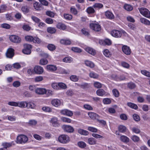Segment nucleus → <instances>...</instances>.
Masks as SVG:
<instances>
[{"label": "nucleus", "mask_w": 150, "mask_h": 150, "mask_svg": "<svg viewBox=\"0 0 150 150\" xmlns=\"http://www.w3.org/2000/svg\"><path fill=\"white\" fill-rule=\"evenodd\" d=\"M59 141L63 144H67L70 141L69 137L67 135L62 134L60 135L58 138Z\"/></svg>", "instance_id": "nucleus-1"}, {"label": "nucleus", "mask_w": 150, "mask_h": 150, "mask_svg": "<svg viewBox=\"0 0 150 150\" xmlns=\"http://www.w3.org/2000/svg\"><path fill=\"white\" fill-rule=\"evenodd\" d=\"M17 143L22 144L26 143L28 140V138L25 135L20 134L17 137Z\"/></svg>", "instance_id": "nucleus-2"}, {"label": "nucleus", "mask_w": 150, "mask_h": 150, "mask_svg": "<svg viewBox=\"0 0 150 150\" xmlns=\"http://www.w3.org/2000/svg\"><path fill=\"white\" fill-rule=\"evenodd\" d=\"M140 13L145 17L150 18V12L146 8H139Z\"/></svg>", "instance_id": "nucleus-3"}, {"label": "nucleus", "mask_w": 150, "mask_h": 150, "mask_svg": "<svg viewBox=\"0 0 150 150\" xmlns=\"http://www.w3.org/2000/svg\"><path fill=\"white\" fill-rule=\"evenodd\" d=\"M24 49L23 50V53L26 54H29L31 53V49L32 48V46L30 45L25 44L24 45Z\"/></svg>", "instance_id": "nucleus-4"}, {"label": "nucleus", "mask_w": 150, "mask_h": 150, "mask_svg": "<svg viewBox=\"0 0 150 150\" xmlns=\"http://www.w3.org/2000/svg\"><path fill=\"white\" fill-rule=\"evenodd\" d=\"M10 40L12 42L16 43H19L21 41V39L18 36L12 35L9 37Z\"/></svg>", "instance_id": "nucleus-5"}, {"label": "nucleus", "mask_w": 150, "mask_h": 150, "mask_svg": "<svg viewBox=\"0 0 150 150\" xmlns=\"http://www.w3.org/2000/svg\"><path fill=\"white\" fill-rule=\"evenodd\" d=\"M90 27L91 29L96 31L98 32L101 30L100 26L98 24L91 23L90 25Z\"/></svg>", "instance_id": "nucleus-6"}, {"label": "nucleus", "mask_w": 150, "mask_h": 150, "mask_svg": "<svg viewBox=\"0 0 150 150\" xmlns=\"http://www.w3.org/2000/svg\"><path fill=\"white\" fill-rule=\"evenodd\" d=\"M62 128L64 131L68 132H72L74 131V128L70 125H64L62 126Z\"/></svg>", "instance_id": "nucleus-7"}, {"label": "nucleus", "mask_w": 150, "mask_h": 150, "mask_svg": "<svg viewBox=\"0 0 150 150\" xmlns=\"http://www.w3.org/2000/svg\"><path fill=\"white\" fill-rule=\"evenodd\" d=\"M33 70L35 73L38 74H42L44 71L43 68L39 66H35Z\"/></svg>", "instance_id": "nucleus-8"}, {"label": "nucleus", "mask_w": 150, "mask_h": 150, "mask_svg": "<svg viewBox=\"0 0 150 150\" xmlns=\"http://www.w3.org/2000/svg\"><path fill=\"white\" fill-rule=\"evenodd\" d=\"M111 35L116 38H120L122 35L121 32L117 30H113L111 32Z\"/></svg>", "instance_id": "nucleus-9"}, {"label": "nucleus", "mask_w": 150, "mask_h": 150, "mask_svg": "<svg viewBox=\"0 0 150 150\" xmlns=\"http://www.w3.org/2000/svg\"><path fill=\"white\" fill-rule=\"evenodd\" d=\"M14 50L11 48H9L6 53V56L8 58H11L14 56Z\"/></svg>", "instance_id": "nucleus-10"}, {"label": "nucleus", "mask_w": 150, "mask_h": 150, "mask_svg": "<svg viewBox=\"0 0 150 150\" xmlns=\"http://www.w3.org/2000/svg\"><path fill=\"white\" fill-rule=\"evenodd\" d=\"M62 115H66L69 116H71L73 115L72 112L67 109L62 110L60 112Z\"/></svg>", "instance_id": "nucleus-11"}, {"label": "nucleus", "mask_w": 150, "mask_h": 150, "mask_svg": "<svg viewBox=\"0 0 150 150\" xmlns=\"http://www.w3.org/2000/svg\"><path fill=\"white\" fill-rule=\"evenodd\" d=\"M46 89L44 88H37L36 93L39 95H44L46 93Z\"/></svg>", "instance_id": "nucleus-12"}, {"label": "nucleus", "mask_w": 150, "mask_h": 150, "mask_svg": "<svg viewBox=\"0 0 150 150\" xmlns=\"http://www.w3.org/2000/svg\"><path fill=\"white\" fill-rule=\"evenodd\" d=\"M122 50L123 52L127 55H129L131 53V49L129 47L126 45L122 46Z\"/></svg>", "instance_id": "nucleus-13"}, {"label": "nucleus", "mask_w": 150, "mask_h": 150, "mask_svg": "<svg viewBox=\"0 0 150 150\" xmlns=\"http://www.w3.org/2000/svg\"><path fill=\"white\" fill-rule=\"evenodd\" d=\"M50 122L54 127H57L59 125L57 118L56 117H53L52 118L50 121Z\"/></svg>", "instance_id": "nucleus-14"}, {"label": "nucleus", "mask_w": 150, "mask_h": 150, "mask_svg": "<svg viewBox=\"0 0 150 150\" xmlns=\"http://www.w3.org/2000/svg\"><path fill=\"white\" fill-rule=\"evenodd\" d=\"M99 42L101 45H110L111 44V41L108 39H106L104 40H100Z\"/></svg>", "instance_id": "nucleus-15"}, {"label": "nucleus", "mask_w": 150, "mask_h": 150, "mask_svg": "<svg viewBox=\"0 0 150 150\" xmlns=\"http://www.w3.org/2000/svg\"><path fill=\"white\" fill-rule=\"evenodd\" d=\"M33 7L36 10L40 11L43 9V6L42 5L39 4L38 2H35L33 4Z\"/></svg>", "instance_id": "nucleus-16"}, {"label": "nucleus", "mask_w": 150, "mask_h": 150, "mask_svg": "<svg viewBox=\"0 0 150 150\" xmlns=\"http://www.w3.org/2000/svg\"><path fill=\"white\" fill-rule=\"evenodd\" d=\"M88 115L90 118L93 119H97L98 120V119H99V115L95 113L91 112H89Z\"/></svg>", "instance_id": "nucleus-17"}, {"label": "nucleus", "mask_w": 150, "mask_h": 150, "mask_svg": "<svg viewBox=\"0 0 150 150\" xmlns=\"http://www.w3.org/2000/svg\"><path fill=\"white\" fill-rule=\"evenodd\" d=\"M105 15L107 18L112 19L114 18V16L113 14L110 11H108L105 12Z\"/></svg>", "instance_id": "nucleus-18"}, {"label": "nucleus", "mask_w": 150, "mask_h": 150, "mask_svg": "<svg viewBox=\"0 0 150 150\" xmlns=\"http://www.w3.org/2000/svg\"><path fill=\"white\" fill-rule=\"evenodd\" d=\"M85 50L86 52L93 55H94L96 54L95 50L91 47H87L85 48Z\"/></svg>", "instance_id": "nucleus-19"}, {"label": "nucleus", "mask_w": 150, "mask_h": 150, "mask_svg": "<svg viewBox=\"0 0 150 150\" xmlns=\"http://www.w3.org/2000/svg\"><path fill=\"white\" fill-rule=\"evenodd\" d=\"M60 100L58 99H54L52 101V105L56 107H57L60 105Z\"/></svg>", "instance_id": "nucleus-20"}, {"label": "nucleus", "mask_w": 150, "mask_h": 150, "mask_svg": "<svg viewBox=\"0 0 150 150\" xmlns=\"http://www.w3.org/2000/svg\"><path fill=\"white\" fill-rule=\"evenodd\" d=\"M57 27L58 28L62 30H64L67 28V26L64 24L61 23L57 24Z\"/></svg>", "instance_id": "nucleus-21"}, {"label": "nucleus", "mask_w": 150, "mask_h": 150, "mask_svg": "<svg viewBox=\"0 0 150 150\" xmlns=\"http://www.w3.org/2000/svg\"><path fill=\"white\" fill-rule=\"evenodd\" d=\"M47 70L52 71H55L57 69V67L56 66L50 65H47Z\"/></svg>", "instance_id": "nucleus-22"}, {"label": "nucleus", "mask_w": 150, "mask_h": 150, "mask_svg": "<svg viewBox=\"0 0 150 150\" xmlns=\"http://www.w3.org/2000/svg\"><path fill=\"white\" fill-rule=\"evenodd\" d=\"M88 143L90 145H94L96 144L97 141L95 138L91 137L88 139Z\"/></svg>", "instance_id": "nucleus-23"}, {"label": "nucleus", "mask_w": 150, "mask_h": 150, "mask_svg": "<svg viewBox=\"0 0 150 150\" xmlns=\"http://www.w3.org/2000/svg\"><path fill=\"white\" fill-rule=\"evenodd\" d=\"M35 106V104L32 102H26V108L28 109H34Z\"/></svg>", "instance_id": "nucleus-24"}, {"label": "nucleus", "mask_w": 150, "mask_h": 150, "mask_svg": "<svg viewBox=\"0 0 150 150\" xmlns=\"http://www.w3.org/2000/svg\"><path fill=\"white\" fill-rule=\"evenodd\" d=\"M140 21L142 23L146 25H150V21L146 18H140Z\"/></svg>", "instance_id": "nucleus-25"}, {"label": "nucleus", "mask_w": 150, "mask_h": 150, "mask_svg": "<svg viewBox=\"0 0 150 150\" xmlns=\"http://www.w3.org/2000/svg\"><path fill=\"white\" fill-rule=\"evenodd\" d=\"M26 101H21L18 102V106L20 108H26Z\"/></svg>", "instance_id": "nucleus-26"}, {"label": "nucleus", "mask_w": 150, "mask_h": 150, "mask_svg": "<svg viewBox=\"0 0 150 150\" xmlns=\"http://www.w3.org/2000/svg\"><path fill=\"white\" fill-rule=\"evenodd\" d=\"M121 141L124 143H127L129 141V138L127 136L122 135L120 137Z\"/></svg>", "instance_id": "nucleus-27"}, {"label": "nucleus", "mask_w": 150, "mask_h": 150, "mask_svg": "<svg viewBox=\"0 0 150 150\" xmlns=\"http://www.w3.org/2000/svg\"><path fill=\"white\" fill-rule=\"evenodd\" d=\"M96 94L98 96H103L105 93V91L103 89H99L96 91Z\"/></svg>", "instance_id": "nucleus-28"}, {"label": "nucleus", "mask_w": 150, "mask_h": 150, "mask_svg": "<svg viewBox=\"0 0 150 150\" xmlns=\"http://www.w3.org/2000/svg\"><path fill=\"white\" fill-rule=\"evenodd\" d=\"M78 132L80 134L84 135H87L89 134L88 131L81 129L78 130Z\"/></svg>", "instance_id": "nucleus-29"}, {"label": "nucleus", "mask_w": 150, "mask_h": 150, "mask_svg": "<svg viewBox=\"0 0 150 150\" xmlns=\"http://www.w3.org/2000/svg\"><path fill=\"white\" fill-rule=\"evenodd\" d=\"M60 42L62 44L66 45H69L71 43V41L68 40L62 39L60 40Z\"/></svg>", "instance_id": "nucleus-30"}, {"label": "nucleus", "mask_w": 150, "mask_h": 150, "mask_svg": "<svg viewBox=\"0 0 150 150\" xmlns=\"http://www.w3.org/2000/svg\"><path fill=\"white\" fill-rule=\"evenodd\" d=\"M126 127L123 125H120L118 127L119 131L122 133H124L126 131Z\"/></svg>", "instance_id": "nucleus-31"}, {"label": "nucleus", "mask_w": 150, "mask_h": 150, "mask_svg": "<svg viewBox=\"0 0 150 150\" xmlns=\"http://www.w3.org/2000/svg\"><path fill=\"white\" fill-rule=\"evenodd\" d=\"M85 64L87 66L91 68H93L94 67V64L91 61L86 60L85 61Z\"/></svg>", "instance_id": "nucleus-32"}, {"label": "nucleus", "mask_w": 150, "mask_h": 150, "mask_svg": "<svg viewBox=\"0 0 150 150\" xmlns=\"http://www.w3.org/2000/svg\"><path fill=\"white\" fill-rule=\"evenodd\" d=\"M2 145L4 148L6 149L11 147L12 146V144L10 143L4 142L3 143Z\"/></svg>", "instance_id": "nucleus-33"}, {"label": "nucleus", "mask_w": 150, "mask_h": 150, "mask_svg": "<svg viewBox=\"0 0 150 150\" xmlns=\"http://www.w3.org/2000/svg\"><path fill=\"white\" fill-rule=\"evenodd\" d=\"M47 31L49 33L53 34L55 33L56 30L54 28L49 27L47 28Z\"/></svg>", "instance_id": "nucleus-34"}, {"label": "nucleus", "mask_w": 150, "mask_h": 150, "mask_svg": "<svg viewBox=\"0 0 150 150\" xmlns=\"http://www.w3.org/2000/svg\"><path fill=\"white\" fill-rule=\"evenodd\" d=\"M127 105L128 106L131 108L134 109L135 110L137 109L138 108V106L136 105L134 103H127Z\"/></svg>", "instance_id": "nucleus-35"}, {"label": "nucleus", "mask_w": 150, "mask_h": 150, "mask_svg": "<svg viewBox=\"0 0 150 150\" xmlns=\"http://www.w3.org/2000/svg\"><path fill=\"white\" fill-rule=\"evenodd\" d=\"M124 8L127 11H130L133 9V7L129 4H125L124 6Z\"/></svg>", "instance_id": "nucleus-36"}, {"label": "nucleus", "mask_w": 150, "mask_h": 150, "mask_svg": "<svg viewBox=\"0 0 150 150\" xmlns=\"http://www.w3.org/2000/svg\"><path fill=\"white\" fill-rule=\"evenodd\" d=\"M29 8L27 6H23L21 8L22 11L25 13H28L29 11Z\"/></svg>", "instance_id": "nucleus-37"}, {"label": "nucleus", "mask_w": 150, "mask_h": 150, "mask_svg": "<svg viewBox=\"0 0 150 150\" xmlns=\"http://www.w3.org/2000/svg\"><path fill=\"white\" fill-rule=\"evenodd\" d=\"M47 15L53 18L55 16V13L53 12L50 11H47L46 12Z\"/></svg>", "instance_id": "nucleus-38"}, {"label": "nucleus", "mask_w": 150, "mask_h": 150, "mask_svg": "<svg viewBox=\"0 0 150 150\" xmlns=\"http://www.w3.org/2000/svg\"><path fill=\"white\" fill-rule=\"evenodd\" d=\"M71 50L74 52L77 53H80L82 51L81 49L76 47H72L71 48Z\"/></svg>", "instance_id": "nucleus-39"}, {"label": "nucleus", "mask_w": 150, "mask_h": 150, "mask_svg": "<svg viewBox=\"0 0 150 150\" xmlns=\"http://www.w3.org/2000/svg\"><path fill=\"white\" fill-rule=\"evenodd\" d=\"M142 74L147 77H150V72L145 70L141 71Z\"/></svg>", "instance_id": "nucleus-40"}, {"label": "nucleus", "mask_w": 150, "mask_h": 150, "mask_svg": "<svg viewBox=\"0 0 150 150\" xmlns=\"http://www.w3.org/2000/svg\"><path fill=\"white\" fill-rule=\"evenodd\" d=\"M103 103L105 104H109L111 102V100L109 98H105L103 100Z\"/></svg>", "instance_id": "nucleus-41"}, {"label": "nucleus", "mask_w": 150, "mask_h": 150, "mask_svg": "<svg viewBox=\"0 0 150 150\" xmlns=\"http://www.w3.org/2000/svg\"><path fill=\"white\" fill-rule=\"evenodd\" d=\"M89 76L91 78L94 79L97 78L98 77V75L97 74L93 72H91L90 73Z\"/></svg>", "instance_id": "nucleus-42"}, {"label": "nucleus", "mask_w": 150, "mask_h": 150, "mask_svg": "<svg viewBox=\"0 0 150 150\" xmlns=\"http://www.w3.org/2000/svg\"><path fill=\"white\" fill-rule=\"evenodd\" d=\"M113 95L116 97H118L119 96V93L116 89H113L112 91Z\"/></svg>", "instance_id": "nucleus-43"}, {"label": "nucleus", "mask_w": 150, "mask_h": 150, "mask_svg": "<svg viewBox=\"0 0 150 150\" xmlns=\"http://www.w3.org/2000/svg\"><path fill=\"white\" fill-rule=\"evenodd\" d=\"M93 7L94 8H100L103 7V5L100 3H96L93 5Z\"/></svg>", "instance_id": "nucleus-44"}, {"label": "nucleus", "mask_w": 150, "mask_h": 150, "mask_svg": "<svg viewBox=\"0 0 150 150\" xmlns=\"http://www.w3.org/2000/svg\"><path fill=\"white\" fill-rule=\"evenodd\" d=\"M43 80V77L42 76H39L35 77L34 80L35 82H39L42 81Z\"/></svg>", "instance_id": "nucleus-45"}, {"label": "nucleus", "mask_w": 150, "mask_h": 150, "mask_svg": "<svg viewBox=\"0 0 150 150\" xmlns=\"http://www.w3.org/2000/svg\"><path fill=\"white\" fill-rule=\"evenodd\" d=\"M78 145L79 147L81 148H84L86 146V144L84 142L82 141L78 142Z\"/></svg>", "instance_id": "nucleus-46"}, {"label": "nucleus", "mask_w": 150, "mask_h": 150, "mask_svg": "<svg viewBox=\"0 0 150 150\" xmlns=\"http://www.w3.org/2000/svg\"><path fill=\"white\" fill-rule=\"evenodd\" d=\"M64 18L67 20H70L72 18V16L68 14H64Z\"/></svg>", "instance_id": "nucleus-47"}, {"label": "nucleus", "mask_w": 150, "mask_h": 150, "mask_svg": "<svg viewBox=\"0 0 150 150\" xmlns=\"http://www.w3.org/2000/svg\"><path fill=\"white\" fill-rule=\"evenodd\" d=\"M61 120L63 122L67 123H70L71 121L70 119L69 118L64 117H62Z\"/></svg>", "instance_id": "nucleus-48"}, {"label": "nucleus", "mask_w": 150, "mask_h": 150, "mask_svg": "<svg viewBox=\"0 0 150 150\" xmlns=\"http://www.w3.org/2000/svg\"><path fill=\"white\" fill-rule=\"evenodd\" d=\"M127 86L129 88L133 89L135 87L136 85L134 83L131 82L128 83Z\"/></svg>", "instance_id": "nucleus-49"}, {"label": "nucleus", "mask_w": 150, "mask_h": 150, "mask_svg": "<svg viewBox=\"0 0 150 150\" xmlns=\"http://www.w3.org/2000/svg\"><path fill=\"white\" fill-rule=\"evenodd\" d=\"M58 86L59 87V89L61 88L65 89L67 88L66 85L62 83H58Z\"/></svg>", "instance_id": "nucleus-50"}, {"label": "nucleus", "mask_w": 150, "mask_h": 150, "mask_svg": "<svg viewBox=\"0 0 150 150\" xmlns=\"http://www.w3.org/2000/svg\"><path fill=\"white\" fill-rule=\"evenodd\" d=\"M133 119L136 121H139L140 120L139 116L136 114H134L133 115Z\"/></svg>", "instance_id": "nucleus-51"}, {"label": "nucleus", "mask_w": 150, "mask_h": 150, "mask_svg": "<svg viewBox=\"0 0 150 150\" xmlns=\"http://www.w3.org/2000/svg\"><path fill=\"white\" fill-rule=\"evenodd\" d=\"M88 13H94L95 11L93 7H90L87 8L86 10Z\"/></svg>", "instance_id": "nucleus-52"}, {"label": "nucleus", "mask_w": 150, "mask_h": 150, "mask_svg": "<svg viewBox=\"0 0 150 150\" xmlns=\"http://www.w3.org/2000/svg\"><path fill=\"white\" fill-rule=\"evenodd\" d=\"M37 88L35 85H30L29 87V88L30 91L33 92L35 91V92Z\"/></svg>", "instance_id": "nucleus-53"}, {"label": "nucleus", "mask_w": 150, "mask_h": 150, "mask_svg": "<svg viewBox=\"0 0 150 150\" xmlns=\"http://www.w3.org/2000/svg\"><path fill=\"white\" fill-rule=\"evenodd\" d=\"M8 104L10 105L13 106L15 107H18V102L13 101H10L8 102Z\"/></svg>", "instance_id": "nucleus-54"}, {"label": "nucleus", "mask_w": 150, "mask_h": 150, "mask_svg": "<svg viewBox=\"0 0 150 150\" xmlns=\"http://www.w3.org/2000/svg\"><path fill=\"white\" fill-rule=\"evenodd\" d=\"M47 48L49 50L51 51H53L55 49V46L54 45L52 44L48 45L47 46Z\"/></svg>", "instance_id": "nucleus-55"}, {"label": "nucleus", "mask_w": 150, "mask_h": 150, "mask_svg": "<svg viewBox=\"0 0 150 150\" xmlns=\"http://www.w3.org/2000/svg\"><path fill=\"white\" fill-rule=\"evenodd\" d=\"M70 79L72 81L76 82L79 79L77 76L75 75H72L70 77Z\"/></svg>", "instance_id": "nucleus-56"}, {"label": "nucleus", "mask_w": 150, "mask_h": 150, "mask_svg": "<svg viewBox=\"0 0 150 150\" xmlns=\"http://www.w3.org/2000/svg\"><path fill=\"white\" fill-rule=\"evenodd\" d=\"M52 87L54 89L57 90H59V87L58 86V83H54L52 84Z\"/></svg>", "instance_id": "nucleus-57"}, {"label": "nucleus", "mask_w": 150, "mask_h": 150, "mask_svg": "<svg viewBox=\"0 0 150 150\" xmlns=\"http://www.w3.org/2000/svg\"><path fill=\"white\" fill-rule=\"evenodd\" d=\"M131 139L134 142H138L139 140V138L136 135H133L132 136Z\"/></svg>", "instance_id": "nucleus-58"}, {"label": "nucleus", "mask_w": 150, "mask_h": 150, "mask_svg": "<svg viewBox=\"0 0 150 150\" xmlns=\"http://www.w3.org/2000/svg\"><path fill=\"white\" fill-rule=\"evenodd\" d=\"M88 130L89 131L94 132H96L98 131V129H97L91 127H88Z\"/></svg>", "instance_id": "nucleus-59"}, {"label": "nucleus", "mask_w": 150, "mask_h": 150, "mask_svg": "<svg viewBox=\"0 0 150 150\" xmlns=\"http://www.w3.org/2000/svg\"><path fill=\"white\" fill-rule=\"evenodd\" d=\"M92 135L93 137L96 139H103V136L97 134L93 133L92 134Z\"/></svg>", "instance_id": "nucleus-60"}, {"label": "nucleus", "mask_w": 150, "mask_h": 150, "mask_svg": "<svg viewBox=\"0 0 150 150\" xmlns=\"http://www.w3.org/2000/svg\"><path fill=\"white\" fill-rule=\"evenodd\" d=\"M103 54L104 55L107 57H109L110 55V53L108 50H105L103 51Z\"/></svg>", "instance_id": "nucleus-61"}, {"label": "nucleus", "mask_w": 150, "mask_h": 150, "mask_svg": "<svg viewBox=\"0 0 150 150\" xmlns=\"http://www.w3.org/2000/svg\"><path fill=\"white\" fill-rule=\"evenodd\" d=\"M132 132L136 134H138L140 132V130L138 128L134 127L132 128Z\"/></svg>", "instance_id": "nucleus-62"}, {"label": "nucleus", "mask_w": 150, "mask_h": 150, "mask_svg": "<svg viewBox=\"0 0 150 150\" xmlns=\"http://www.w3.org/2000/svg\"><path fill=\"white\" fill-rule=\"evenodd\" d=\"M79 86L83 88H87L88 87V84L87 83H84L81 84L79 85Z\"/></svg>", "instance_id": "nucleus-63"}, {"label": "nucleus", "mask_w": 150, "mask_h": 150, "mask_svg": "<svg viewBox=\"0 0 150 150\" xmlns=\"http://www.w3.org/2000/svg\"><path fill=\"white\" fill-rule=\"evenodd\" d=\"M21 85V83L18 81H14L13 83V86L15 87H19Z\"/></svg>", "instance_id": "nucleus-64"}]
</instances>
